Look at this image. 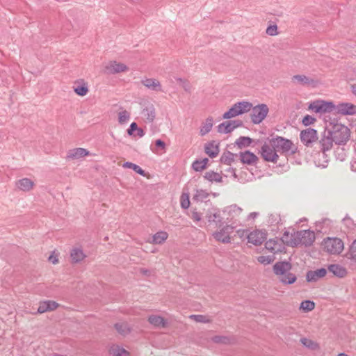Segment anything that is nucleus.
I'll use <instances>...</instances> for the list:
<instances>
[{
    "label": "nucleus",
    "instance_id": "nucleus-6",
    "mask_svg": "<svg viewBox=\"0 0 356 356\" xmlns=\"http://www.w3.org/2000/svg\"><path fill=\"white\" fill-rule=\"evenodd\" d=\"M325 251L331 254H338L344 248L343 242L339 238L327 237L322 243Z\"/></svg>",
    "mask_w": 356,
    "mask_h": 356
},
{
    "label": "nucleus",
    "instance_id": "nucleus-25",
    "mask_svg": "<svg viewBox=\"0 0 356 356\" xmlns=\"http://www.w3.org/2000/svg\"><path fill=\"white\" fill-rule=\"evenodd\" d=\"M292 81L302 86H314L316 83V81L314 79L303 74H298L293 76Z\"/></svg>",
    "mask_w": 356,
    "mask_h": 356
},
{
    "label": "nucleus",
    "instance_id": "nucleus-57",
    "mask_svg": "<svg viewBox=\"0 0 356 356\" xmlns=\"http://www.w3.org/2000/svg\"><path fill=\"white\" fill-rule=\"evenodd\" d=\"M259 216L258 212H251L247 217L246 220H250L256 218Z\"/></svg>",
    "mask_w": 356,
    "mask_h": 356
},
{
    "label": "nucleus",
    "instance_id": "nucleus-10",
    "mask_svg": "<svg viewBox=\"0 0 356 356\" xmlns=\"http://www.w3.org/2000/svg\"><path fill=\"white\" fill-rule=\"evenodd\" d=\"M234 227L225 224L213 233V238L218 242L229 243L231 242L230 234L233 232Z\"/></svg>",
    "mask_w": 356,
    "mask_h": 356
},
{
    "label": "nucleus",
    "instance_id": "nucleus-27",
    "mask_svg": "<svg viewBox=\"0 0 356 356\" xmlns=\"http://www.w3.org/2000/svg\"><path fill=\"white\" fill-rule=\"evenodd\" d=\"M205 153L211 158L216 157L219 154L218 143L213 140L205 145Z\"/></svg>",
    "mask_w": 356,
    "mask_h": 356
},
{
    "label": "nucleus",
    "instance_id": "nucleus-9",
    "mask_svg": "<svg viewBox=\"0 0 356 356\" xmlns=\"http://www.w3.org/2000/svg\"><path fill=\"white\" fill-rule=\"evenodd\" d=\"M206 218L209 223H214L216 227H221L225 225V216L220 211L216 208L208 209L206 213Z\"/></svg>",
    "mask_w": 356,
    "mask_h": 356
},
{
    "label": "nucleus",
    "instance_id": "nucleus-56",
    "mask_svg": "<svg viewBox=\"0 0 356 356\" xmlns=\"http://www.w3.org/2000/svg\"><path fill=\"white\" fill-rule=\"evenodd\" d=\"M344 224L348 226V227H350L351 225H354L355 224L353 223V220L348 218V217H346L343 218V220Z\"/></svg>",
    "mask_w": 356,
    "mask_h": 356
},
{
    "label": "nucleus",
    "instance_id": "nucleus-32",
    "mask_svg": "<svg viewBox=\"0 0 356 356\" xmlns=\"http://www.w3.org/2000/svg\"><path fill=\"white\" fill-rule=\"evenodd\" d=\"M213 124V118L209 117L206 119V120L203 122L200 130V134L201 136H204L207 134L212 129Z\"/></svg>",
    "mask_w": 356,
    "mask_h": 356
},
{
    "label": "nucleus",
    "instance_id": "nucleus-1",
    "mask_svg": "<svg viewBox=\"0 0 356 356\" xmlns=\"http://www.w3.org/2000/svg\"><path fill=\"white\" fill-rule=\"evenodd\" d=\"M252 110L251 120L252 123L258 124L267 116L269 109L266 104H261L252 106V104L246 101H242L234 104L223 115V119H230Z\"/></svg>",
    "mask_w": 356,
    "mask_h": 356
},
{
    "label": "nucleus",
    "instance_id": "nucleus-38",
    "mask_svg": "<svg viewBox=\"0 0 356 356\" xmlns=\"http://www.w3.org/2000/svg\"><path fill=\"white\" fill-rule=\"evenodd\" d=\"M149 322L157 327H164L165 321L164 319L159 316H151L149 317Z\"/></svg>",
    "mask_w": 356,
    "mask_h": 356
},
{
    "label": "nucleus",
    "instance_id": "nucleus-4",
    "mask_svg": "<svg viewBox=\"0 0 356 356\" xmlns=\"http://www.w3.org/2000/svg\"><path fill=\"white\" fill-rule=\"evenodd\" d=\"M291 264L286 261L276 263L273 266L274 272L280 276V280L284 284H293L296 280L295 275L289 273Z\"/></svg>",
    "mask_w": 356,
    "mask_h": 356
},
{
    "label": "nucleus",
    "instance_id": "nucleus-26",
    "mask_svg": "<svg viewBox=\"0 0 356 356\" xmlns=\"http://www.w3.org/2000/svg\"><path fill=\"white\" fill-rule=\"evenodd\" d=\"M89 154L90 152L86 149L79 147L70 149L67 153V158L71 159H79Z\"/></svg>",
    "mask_w": 356,
    "mask_h": 356
},
{
    "label": "nucleus",
    "instance_id": "nucleus-59",
    "mask_svg": "<svg viewBox=\"0 0 356 356\" xmlns=\"http://www.w3.org/2000/svg\"><path fill=\"white\" fill-rule=\"evenodd\" d=\"M137 131V135L139 137H143L145 135V131L143 129L137 127V129L136 130Z\"/></svg>",
    "mask_w": 356,
    "mask_h": 356
},
{
    "label": "nucleus",
    "instance_id": "nucleus-42",
    "mask_svg": "<svg viewBox=\"0 0 356 356\" xmlns=\"http://www.w3.org/2000/svg\"><path fill=\"white\" fill-rule=\"evenodd\" d=\"M208 197L209 193H207V191L200 189L196 191V193L194 195V199L196 200L197 201L202 202L204 200H206Z\"/></svg>",
    "mask_w": 356,
    "mask_h": 356
},
{
    "label": "nucleus",
    "instance_id": "nucleus-30",
    "mask_svg": "<svg viewBox=\"0 0 356 356\" xmlns=\"http://www.w3.org/2000/svg\"><path fill=\"white\" fill-rule=\"evenodd\" d=\"M70 257L73 262L78 263L86 257V254L83 253L82 249L74 248L71 250Z\"/></svg>",
    "mask_w": 356,
    "mask_h": 356
},
{
    "label": "nucleus",
    "instance_id": "nucleus-49",
    "mask_svg": "<svg viewBox=\"0 0 356 356\" xmlns=\"http://www.w3.org/2000/svg\"><path fill=\"white\" fill-rule=\"evenodd\" d=\"M349 254L351 259L356 260V239L352 243L350 247Z\"/></svg>",
    "mask_w": 356,
    "mask_h": 356
},
{
    "label": "nucleus",
    "instance_id": "nucleus-8",
    "mask_svg": "<svg viewBox=\"0 0 356 356\" xmlns=\"http://www.w3.org/2000/svg\"><path fill=\"white\" fill-rule=\"evenodd\" d=\"M277 153L278 152L277 149H275V147L272 145L271 139L268 143H265L261 147V156L266 161L277 163L279 159Z\"/></svg>",
    "mask_w": 356,
    "mask_h": 356
},
{
    "label": "nucleus",
    "instance_id": "nucleus-29",
    "mask_svg": "<svg viewBox=\"0 0 356 356\" xmlns=\"http://www.w3.org/2000/svg\"><path fill=\"white\" fill-rule=\"evenodd\" d=\"M328 270L339 277H343L347 274L346 268L338 264L330 265Z\"/></svg>",
    "mask_w": 356,
    "mask_h": 356
},
{
    "label": "nucleus",
    "instance_id": "nucleus-46",
    "mask_svg": "<svg viewBox=\"0 0 356 356\" xmlns=\"http://www.w3.org/2000/svg\"><path fill=\"white\" fill-rule=\"evenodd\" d=\"M115 327L117 331L121 334H126L129 332L127 325L125 323H116Z\"/></svg>",
    "mask_w": 356,
    "mask_h": 356
},
{
    "label": "nucleus",
    "instance_id": "nucleus-23",
    "mask_svg": "<svg viewBox=\"0 0 356 356\" xmlns=\"http://www.w3.org/2000/svg\"><path fill=\"white\" fill-rule=\"evenodd\" d=\"M326 274L327 270L324 268L316 270H309L307 273V282H316L319 279L325 277Z\"/></svg>",
    "mask_w": 356,
    "mask_h": 356
},
{
    "label": "nucleus",
    "instance_id": "nucleus-36",
    "mask_svg": "<svg viewBox=\"0 0 356 356\" xmlns=\"http://www.w3.org/2000/svg\"><path fill=\"white\" fill-rule=\"evenodd\" d=\"M122 167L124 168H130L132 169L136 172L138 173L140 175L145 176V171L138 165L133 163L131 162H125L123 163Z\"/></svg>",
    "mask_w": 356,
    "mask_h": 356
},
{
    "label": "nucleus",
    "instance_id": "nucleus-14",
    "mask_svg": "<svg viewBox=\"0 0 356 356\" xmlns=\"http://www.w3.org/2000/svg\"><path fill=\"white\" fill-rule=\"evenodd\" d=\"M128 70V67L123 63L111 61L105 66L104 73L113 74L127 72Z\"/></svg>",
    "mask_w": 356,
    "mask_h": 356
},
{
    "label": "nucleus",
    "instance_id": "nucleus-43",
    "mask_svg": "<svg viewBox=\"0 0 356 356\" xmlns=\"http://www.w3.org/2000/svg\"><path fill=\"white\" fill-rule=\"evenodd\" d=\"M315 304L314 302L310 300H304L301 302L300 309L305 312H309L314 309Z\"/></svg>",
    "mask_w": 356,
    "mask_h": 356
},
{
    "label": "nucleus",
    "instance_id": "nucleus-62",
    "mask_svg": "<svg viewBox=\"0 0 356 356\" xmlns=\"http://www.w3.org/2000/svg\"><path fill=\"white\" fill-rule=\"evenodd\" d=\"M338 155H339V154H338ZM339 159H340L341 161H343L344 160V156H342V157H339V156H338L337 157Z\"/></svg>",
    "mask_w": 356,
    "mask_h": 356
},
{
    "label": "nucleus",
    "instance_id": "nucleus-48",
    "mask_svg": "<svg viewBox=\"0 0 356 356\" xmlns=\"http://www.w3.org/2000/svg\"><path fill=\"white\" fill-rule=\"evenodd\" d=\"M315 121L316 119L314 117L307 115L303 118L302 122L305 126H309L313 124Z\"/></svg>",
    "mask_w": 356,
    "mask_h": 356
},
{
    "label": "nucleus",
    "instance_id": "nucleus-58",
    "mask_svg": "<svg viewBox=\"0 0 356 356\" xmlns=\"http://www.w3.org/2000/svg\"><path fill=\"white\" fill-rule=\"evenodd\" d=\"M49 261L51 262L54 264H56L58 262V259L56 258V256L51 254L48 258Z\"/></svg>",
    "mask_w": 356,
    "mask_h": 356
},
{
    "label": "nucleus",
    "instance_id": "nucleus-52",
    "mask_svg": "<svg viewBox=\"0 0 356 356\" xmlns=\"http://www.w3.org/2000/svg\"><path fill=\"white\" fill-rule=\"evenodd\" d=\"M138 125L136 122H132L130 124L129 128L127 129V134L129 136H132L134 134V131H135L137 129Z\"/></svg>",
    "mask_w": 356,
    "mask_h": 356
},
{
    "label": "nucleus",
    "instance_id": "nucleus-28",
    "mask_svg": "<svg viewBox=\"0 0 356 356\" xmlns=\"http://www.w3.org/2000/svg\"><path fill=\"white\" fill-rule=\"evenodd\" d=\"M58 306V304L54 301H44L42 302H40L38 309V312L40 314H42L49 311H53L55 309H56Z\"/></svg>",
    "mask_w": 356,
    "mask_h": 356
},
{
    "label": "nucleus",
    "instance_id": "nucleus-24",
    "mask_svg": "<svg viewBox=\"0 0 356 356\" xmlns=\"http://www.w3.org/2000/svg\"><path fill=\"white\" fill-rule=\"evenodd\" d=\"M239 159L244 164L253 165L257 161V156L250 151L241 152L239 154Z\"/></svg>",
    "mask_w": 356,
    "mask_h": 356
},
{
    "label": "nucleus",
    "instance_id": "nucleus-21",
    "mask_svg": "<svg viewBox=\"0 0 356 356\" xmlns=\"http://www.w3.org/2000/svg\"><path fill=\"white\" fill-rule=\"evenodd\" d=\"M34 186V181L29 178H22L15 182V186L17 188L24 192H29L31 191Z\"/></svg>",
    "mask_w": 356,
    "mask_h": 356
},
{
    "label": "nucleus",
    "instance_id": "nucleus-18",
    "mask_svg": "<svg viewBox=\"0 0 356 356\" xmlns=\"http://www.w3.org/2000/svg\"><path fill=\"white\" fill-rule=\"evenodd\" d=\"M242 125L240 120L227 121L220 124L218 126V131L219 133L227 134L232 131L234 129Z\"/></svg>",
    "mask_w": 356,
    "mask_h": 356
},
{
    "label": "nucleus",
    "instance_id": "nucleus-31",
    "mask_svg": "<svg viewBox=\"0 0 356 356\" xmlns=\"http://www.w3.org/2000/svg\"><path fill=\"white\" fill-rule=\"evenodd\" d=\"M168 234L166 232L161 231L156 233L149 242L154 244H161L166 241Z\"/></svg>",
    "mask_w": 356,
    "mask_h": 356
},
{
    "label": "nucleus",
    "instance_id": "nucleus-22",
    "mask_svg": "<svg viewBox=\"0 0 356 356\" xmlns=\"http://www.w3.org/2000/svg\"><path fill=\"white\" fill-rule=\"evenodd\" d=\"M282 243L281 239L273 238L266 242L265 247L271 252L277 253L282 250Z\"/></svg>",
    "mask_w": 356,
    "mask_h": 356
},
{
    "label": "nucleus",
    "instance_id": "nucleus-16",
    "mask_svg": "<svg viewBox=\"0 0 356 356\" xmlns=\"http://www.w3.org/2000/svg\"><path fill=\"white\" fill-rule=\"evenodd\" d=\"M333 143H334V141L332 135H330L327 129L325 130L319 140L322 152L325 153V152L330 150L332 147Z\"/></svg>",
    "mask_w": 356,
    "mask_h": 356
},
{
    "label": "nucleus",
    "instance_id": "nucleus-51",
    "mask_svg": "<svg viewBox=\"0 0 356 356\" xmlns=\"http://www.w3.org/2000/svg\"><path fill=\"white\" fill-rule=\"evenodd\" d=\"M181 206L184 209H187L190 206V200L188 195H182L181 198Z\"/></svg>",
    "mask_w": 356,
    "mask_h": 356
},
{
    "label": "nucleus",
    "instance_id": "nucleus-41",
    "mask_svg": "<svg viewBox=\"0 0 356 356\" xmlns=\"http://www.w3.org/2000/svg\"><path fill=\"white\" fill-rule=\"evenodd\" d=\"M235 154L230 152H227L224 153L220 158V161L222 163H224L227 165H231V163L234 160Z\"/></svg>",
    "mask_w": 356,
    "mask_h": 356
},
{
    "label": "nucleus",
    "instance_id": "nucleus-61",
    "mask_svg": "<svg viewBox=\"0 0 356 356\" xmlns=\"http://www.w3.org/2000/svg\"><path fill=\"white\" fill-rule=\"evenodd\" d=\"M352 92L356 96V85L351 86Z\"/></svg>",
    "mask_w": 356,
    "mask_h": 356
},
{
    "label": "nucleus",
    "instance_id": "nucleus-60",
    "mask_svg": "<svg viewBox=\"0 0 356 356\" xmlns=\"http://www.w3.org/2000/svg\"><path fill=\"white\" fill-rule=\"evenodd\" d=\"M193 219H194L196 221H200L201 220L200 215L198 213H193Z\"/></svg>",
    "mask_w": 356,
    "mask_h": 356
},
{
    "label": "nucleus",
    "instance_id": "nucleus-13",
    "mask_svg": "<svg viewBox=\"0 0 356 356\" xmlns=\"http://www.w3.org/2000/svg\"><path fill=\"white\" fill-rule=\"evenodd\" d=\"M142 115L147 122H152L156 118V109L154 104L149 102H145L143 104Z\"/></svg>",
    "mask_w": 356,
    "mask_h": 356
},
{
    "label": "nucleus",
    "instance_id": "nucleus-3",
    "mask_svg": "<svg viewBox=\"0 0 356 356\" xmlns=\"http://www.w3.org/2000/svg\"><path fill=\"white\" fill-rule=\"evenodd\" d=\"M327 131L332 135L334 143L337 145H343L349 140L350 129L345 125L340 123L333 124Z\"/></svg>",
    "mask_w": 356,
    "mask_h": 356
},
{
    "label": "nucleus",
    "instance_id": "nucleus-64",
    "mask_svg": "<svg viewBox=\"0 0 356 356\" xmlns=\"http://www.w3.org/2000/svg\"><path fill=\"white\" fill-rule=\"evenodd\" d=\"M229 170L232 171V172H234V169L230 168Z\"/></svg>",
    "mask_w": 356,
    "mask_h": 356
},
{
    "label": "nucleus",
    "instance_id": "nucleus-35",
    "mask_svg": "<svg viewBox=\"0 0 356 356\" xmlns=\"http://www.w3.org/2000/svg\"><path fill=\"white\" fill-rule=\"evenodd\" d=\"M208 161L209 160L207 158L202 160H196L193 163L192 167L195 171H201L206 168Z\"/></svg>",
    "mask_w": 356,
    "mask_h": 356
},
{
    "label": "nucleus",
    "instance_id": "nucleus-37",
    "mask_svg": "<svg viewBox=\"0 0 356 356\" xmlns=\"http://www.w3.org/2000/svg\"><path fill=\"white\" fill-rule=\"evenodd\" d=\"M130 113L126 110L120 111L118 113V122L120 124H124L127 123V122L130 119Z\"/></svg>",
    "mask_w": 356,
    "mask_h": 356
},
{
    "label": "nucleus",
    "instance_id": "nucleus-15",
    "mask_svg": "<svg viewBox=\"0 0 356 356\" xmlns=\"http://www.w3.org/2000/svg\"><path fill=\"white\" fill-rule=\"evenodd\" d=\"M300 245L310 246L315 241V234L309 229L298 231Z\"/></svg>",
    "mask_w": 356,
    "mask_h": 356
},
{
    "label": "nucleus",
    "instance_id": "nucleus-20",
    "mask_svg": "<svg viewBox=\"0 0 356 356\" xmlns=\"http://www.w3.org/2000/svg\"><path fill=\"white\" fill-rule=\"evenodd\" d=\"M335 113L343 115H353L356 113V106L351 103H341L335 105Z\"/></svg>",
    "mask_w": 356,
    "mask_h": 356
},
{
    "label": "nucleus",
    "instance_id": "nucleus-7",
    "mask_svg": "<svg viewBox=\"0 0 356 356\" xmlns=\"http://www.w3.org/2000/svg\"><path fill=\"white\" fill-rule=\"evenodd\" d=\"M309 109L321 114L335 112V105L332 102L316 100L309 104Z\"/></svg>",
    "mask_w": 356,
    "mask_h": 356
},
{
    "label": "nucleus",
    "instance_id": "nucleus-33",
    "mask_svg": "<svg viewBox=\"0 0 356 356\" xmlns=\"http://www.w3.org/2000/svg\"><path fill=\"white\" fill-rule=\"evenodd\" d=\"M204 177L211 182L220 183L222 181L221 175L213 171L206 172Z\"/></svg>",
    "mask_w": 356,
    "mask_h": 356
},
{
    "label": "nucleus",
    "instance_id": "nucleus-5",
    "mask_svg": "<svg viewBox=\"0 0 356 356\" xmlns=\"http://www.w3.org/2000/svg\"><path fill=\"white\" fill-rule=\"evenodd\" d=\"M272 145L275 147L278 153L280 154H294L296 148L295 147L293 142L289 139L281 136H276L271 138Z\"/></svg>",
    "mask_w": 356,
    "mask_h": 356
},
{
    "label": "nucleus",
    "instance_id": "nucleus-63",
    "mask_svg": "<svg viewBox=\"0 0 356 356\" xmlns=\"http://www.w3.org/2000/svg\"><path fill=\"white\" fill-rule=\"evenodd\" d=\"M338 356H348V355H346L345 353H340L338 355Z\"/></svg>",
    "mask_w": 356,
    "mask_h": 356
},
{
    "label": "nucleus",
    "instance_id": "nucleus-40",
    "mask_svg": "<svg viewBox=\"0 0 356 356\" xmlns=\"http://www.w3.org/2000/svg\"><path fill=\"white\" fill-rule=\"evenodd\" d=\"M74 90L78 95L85 96L88 92V88L86 83H83L81 85H77L74 87Z\"/></svg>",
    "mask_w": 356,
    "mask_h": 356
},
{
    "label": "nucleus",
    "instance_id": "nucleus-34",
    "mask_svg": "<svg viewBox=\"0 0 356 356\" xmlns=\"http://www.w3.org/2000/svg\"><path fill=\"white\" fill-rule=\"evenodd\" d=\"M110 354L113 356H129V353L118 345H113L111 347Z\"/></svg>",
    "mask_w": 356,
    "mask_h": 356
},
{
    "label": "nucleus",
    "instance_id": "nucleus-54",
    "mask_svg": "<svg viewBox=\"0 0 356 356\" xmlns=\"http://www.w3.org/2000/svg\"><path fill=\"white\" fill-rule=\"evenodd\" d=\"M213 340L216 343H226L227 339L220 336H216L213 338Z\"/></svg>",
    "mask_w": 356,
    "mask_h": 356
},
{
    "label": "nucleus",
    "instance_id": "nucleus-50",
    "mask_svg": "<svg viewBox=\"0 0 356 356\" xmlns=\"http://www.w3.org/2000/svg\"><path fill=\"white\" fill-rule=\"evenodd\" d=\"M266 33L269 35L273 36L277 34V25H270L266 29Z\"/></svg>",
    "mask_w": 356,
    "mask_h": 356
},
{
    "label": "nucleus",
    "instance_id": "nucleus-11",
    "mask_svg": "<svg viewBox=\"0 0 356 356\" xmlns=\"http://www.w3.org/2000/svg\"><path fill=\"white\" fill-rule=\"evenodd\" d=\"M301 142L306 146H312L318 139L317 131L314 129L307 128L300 132Z\"/></svg>",
    "mask_w": 356,
    "mask_h": 356
},
{
    "label": "nucleus",
    "instance_id": "nucleus-19",
    "mask_svg": "<svg viewBox=\"0 0 356 356\" xmlns=\"http://www.w3.org/2000/svg\"><path fill=\"white\" fill-rule=\"evenodd\" d=\"M141 83L149 90L156 92L163 91L160 81L156 79L145 78L141 81Z\"/></svg>",
    "mask_w": 356,
    "mask_h": 356
},
{
    "label": "nucleus",
    "instance_id": "nucleus-44",
    "mask_svg": "<svg viewBox=\"0 0 356 356\" xmlns=\"http://www.w3.org/2000/svg\"><path fill=\"white\" fill-rule=\"evenodd\" d=\"M300 341L305 347L310 349L315 350L318 348V344L309 339L302 338Z\"/></svg>",
    "mask_w": 356,
    "mask_h": 356
},
{
    "label": "nucleus",
    "instance_id": "nucleus-12",
    "mask_svg": "<svg viewBox=\"0 0 356 356\" xmlns=\"http://www.w3.org/2000/svg\"><path fill=\"white\" fill-rule=\"evenodd\" d=\"M281 241L289 246L295 247L300 245V241H299L298 238V231H295L294 229L285 231L281 238Z\"/></svg>",
    "mask_w": 356,
    "mask_h": 356
},
{
    "label": "nucleus",
    "instance_id": "nucleus-17",
    "mask_svg": "<svg viewBox=\"0 0 356 356\" xmlns=\"http://www.w3.org/2000/svg\"><path fill=\"white\" fill-rule=\"evenodd\" d=\"M248 243H252L255 245H261L266 238V235L264 232L261 230H254L247 236Z\"/></svg>",
    "mask_w": 356,
    "mask_h": 356
},
{
    "label": "nucleus",
    "instance_id": "nucleus-53",
    "mask_svg": "<svg viewBox=\"0 0 356 356\" xmlns=\"http://www.w3.org/2000/svg\"><path fill=\"white\" fill-rule=\"evenodd\" d=\"M155 145H156V146L157 147L161 148L162 150H165V143L163 140H160V139L156 140L155 141Z\"/></svg>",
    "mask_w": 356,
    "mask_h": 356
},
{
    "label": "nucleus",
    "instance_id": "nucleus-47",
    "mask_svg": "<svg viewBox=\"0 0 356 356\" xmlns=\"http://www.w3.org/2000/svg\"><path fill=\"white\" fill-rule=\"evenodd\" d=\"M190 318L199 323H207L209 321V318L204 315H191Z\"/></svg>",
    "mask_w": 356,
    "mask_h": 356
},
{
    "label": "nucleus",
    "instance_id": "nucleus-45",
    "mask_svg": "<svg viewBox=\"0 0 356 356\" xmlns=\"http://www.w3.org/2000/svg\"><path fill=\"white\" fill-rule=\"evenodd\" d=\"M257 261L262 264L267 265L272 263L274 261V257L272 255H261L257 257Z\"/></svg>",
    "mask_w": 356,
    "mask_h": 356
},
{
    "label": "nucleus",
    "instance_id": "nucleus-2",
    "mask_svg": "<svg viewBox=\"0 0 356 356\" xmlns=\"http://www.w3.org/2000/svg\"><path fill=\"white\" fill-rule=\"evenodd\" d=\"M222 213L225 216V224L236 228L242 225L243 209L236 204L225 207Z\"/></svg>",
    "mask_w": 356,
    "mask_h": 356
},
{
    "label": "nucleus",
    "instance_id": "nucleus-55",
    "mask_svg": "<svg viewBox=\"0 0 356 356\" xmlns=\"http://www.w3.org/2000/svg\"><path fill=\"white\" fill-rule=\"evenodd\" d=\"M350 168L353 172H356V153L350 162Z\"/></svg>",
    "mask_w": 356,
    "mask_h": 356
},
{
    "label": "nucleus",
    "instance_id": "nucleus-39",
    "mask_svg": "<svg viewBox=\"0 0 356 356\" xmlns=\"http://www.w3.org/2000/svg\"><path fill=\"white\" fill-rule=\"evenodd\" d=\"M251 143L252 139L245 136H241L236 141V144L240 148L248 147Z\"/></svg>",
    "mask_w": 356,
    "mask_h": 356
}]
</instances>
